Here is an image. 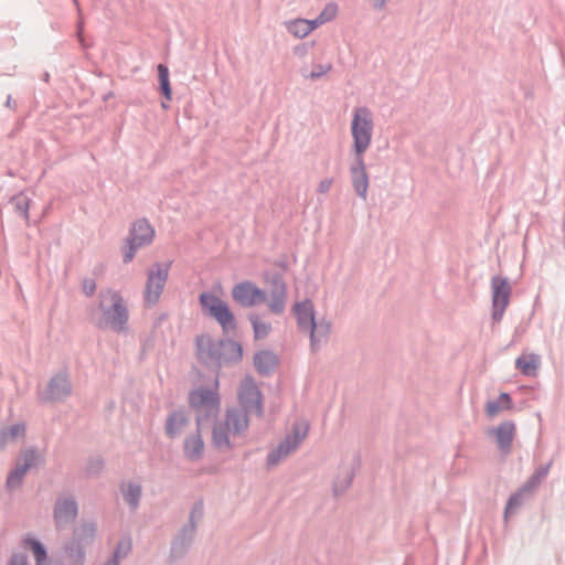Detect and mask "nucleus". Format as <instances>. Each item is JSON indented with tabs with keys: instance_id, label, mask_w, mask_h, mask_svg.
I'll list each match as a JSON object with an SVG mask.
<instances>
[{
	"instance_id": "nucleus-31",
	"label": "nucleus",
	"mask_w": 565,
	"mask_h": 565,
	"mask_svg": "<svg viewBox=\"0 0 565 565\" xmlns=\"http://www.w3.org/2000/svg\"><path fill=\"white\" fill-rule=\"evenodd\" d=\"M287 31L295 38L302 39L312 32L307 19H295L286 23Z\"/></svg>"
},
{
	"instance_id": "nucleus-13",
	"label": "nucleus",
	"mask_w": 565,
	"mask_h": 565,
	"mask_svg": "<svg viewBox=\"0 0 565 565\" xmlns=\"http://www.w3.org/2000/svg\"><path fill=\"white\" fill-rule=\"evenodd\" d=\"M267 306L271 313L282 315L287 305V285L279 274L273 275L270 279L269 298Z\"/></svg>"
},
{
	"instance_id": "nucleus-9",
	"label": "nucleus",
	"mask_w": 565,
	"mask_h": 565,
	"mask_svg": "<svg viewBox=\"0 0 565 565\" xmlns=\"http://www.w3.org/2000/svg\"><path fill=\"white\" fill-rule=\"evenodd\" d=\"M171 263H154L147 271L143 301L148 307L158 303L167 284Z\"/></svg>"
},
{
	"instance_id": "nucleus-50",
	"label": "nucleus",
	"mask_w": 565,
	"mask_h": 565,
	"mask_svg": "<svg viewBox=\"0 0 565 565\" xmlns=\"http://www.w3.org/2000/svg\"><path fill=\"white\" fill-rule=\"evenodd\" d=\"M6 106L12 109L15 108V102L12 99L11 95L8 96Z\"/></svg>"
},
{
	"instance_id": "nucleus-37",
	"label": "nucleus",
	"mask_w": 565,
	"mask_h": 565,
	"mask_svg": "<svg viewBox=\"0 0 565 565\" xmlns=\"http://www.w3.org/2000/svg\"><path fill=\"white\" fill-rule=\"evenodd\" d=\"M25 543L32 548L36 565H41L47 558L44 545L34 539H26Z\"/></svg>"
},
{
	"instance_id": "nucleus-4",
	"label": "nucleus",
	"mask_w": 565,
	"mask_h": 565,
	"mask_svg": "<svg viewBox=\"0 0 565 565\" xmlns=\"http://www.w3.org/2000/svg\"><path fill=\"white\" fill-rule=\"evenodd\" d=\"M196 355L205 365L220 369L238 363L243 351L236 341L214 340L210 335H201L196 338Z\"/></svg>"
},
{
	"instance_id": "nucleus-18",
	"label": "nucleus",
	"mask_w": 565,
	"mask_h": 565,
	"mask_svg": "<svg viewBox=\"0 0 565 565\" xmlns=\"http://www.w3.org/2000/svg\"><path fill=\"white\" fill-rule=\"evenodd\" d=\"M190 424L191 420L185 411H173L166 419L164 433L170 439L178 438L183 431H185Z\"/></svg>"
},
{
	"instance_id": "nucleus-15",
	"label": "nucleus",
	"mask_w": 565,
	"mask_h": 565,
	"mask_svg": "<svg viewBox=\"0 0 565 565\" xmlns=\"http://www.w3.org/2000/svg\"><path fill=\"white\" fill-rule=\"evenodd\" d=\"M201 419L196 418V428L190 433L183 441V454L190 461H199L203 458L205 445L201 434Z\"/></svg>"
},
{
	"instance_id": "nucleus-33",
	"label": "nucleus",
	"mask_w": 565,
	"mask_h": 565,
	"mask_svg": "<svg viewBox=\"0 0 565 565\" xmlns=\"http://www.w3.org/2000/svg\"><path fill=\"white\" fill-rule=\"evenodd\" d=\"M158 76L160 90L163 94L164 98L170 102L172 99V89L169 79V70L164 64L158 65Z\"/></svg>"
},
{
	"instance_id": "nucleus-41",
	"label": "nucleus",
	"mask_w": 565,
	"mask_h": 565,
	"mask_svg": "<svg viewBox=\"0 0 565 565\" xmlns=\"http://www.w3.org/2000/svg\"><path fill=\"white\" fill-rule=\"evenodd\" d=\"M313 45H315V42H311V43H307V42L300 43V44L296 45L292 49V52H294L295 56L303 58V57L307 56L309 50L312 49Z\"/></svg>"
},
{
	"instance_id": "nucleus-47",
	"label": "nucleus",
	"mask_w": 565,
	"mask_h": 565,
	"mask_svg": "<svg viewBox=\"0 0 565 565\" xmlns=\"http://www.w3.org/2000/svg\"><path fill=\"white\" fill-rule=\"evenodd\" d=\"M550 468H551V463L541 466L534 471V475L536 477H539L541 480H544L546 478V476L548 475Z\"/></svg>"
},
{
	"instance_id": "nucleus-48",
	"label": "nucleus",
	"mask_w": 565,
	"mask_h": 565,
	"mask_svg": "<svg viewBox=\"0 0 565 565\" xmlns=\"http://www.w3.org/2000/svg\"><path fill=\"white\" fill-rule=\"evenodd\" d=\"M390 0H372L373 8L377 11H381L385 8Z\"/></svg>"
},
{
	"instance_id": "nucleus-19",
	"label": "nucleus",
	"mask_w": 565,
	"mask_h": 565,
	"mask_svg": "<svg viewBox=\"0 0 565 565\" xmlns=\"http://www.w3.org/2000/svg\"><path fill=\"white\" fill-rule=\"evenodd\" d=\"M294 312L297 319V327L299 331L306 333V331L309 330V328L316 321L312 301L306 299L301 302H297L294 306Z\"/></svg>"
},
{
	"instance_id": "nucleus-39",
	"label": "nucleus",
	"mask_w": 565,
	"mask_h": 565,
	"mask_svg": "<svg viewBox=\"0 0 565 565\" xmlns=\"http://www.w3.org/2000/svg\"><path fill=\"white\" fill-rule=\"evenodd\" d=\"M23 479L24 476H22V473L18 472V470L13 468L7 477L6 487L9 490H14L21 487Z\"/></svg>"
},
{
	"instance_id": "nucleus-26",
	"label": "nucleus",
	"mask_w": 565,
	"mask_h": 565,
	"mask_svg": "<svg viewBox=\"0 0 565 565\" xmlns=\"http://www.w3.org/2000/svg\"><path fill=\"white\" fill-rule=\"evenodd\" d=\"M64 551L70 559L77 565H83L86 557V546L72 536V539L65 543Z\"/></svg>"
},
{
	"instance_id": "nucleus-53",
	"label": "nucleus",
	"mask_w": 565,
	"mask_h": 565,
	"mask_svg": "<svg viewBox=\"0 0 565 565\" xmlns=\"http://www.w3.org/2000/svg\"><path fill=\"white\" fill-rule=\"evenodd\" d=\"M44 79H45L46 82L49 81V74H45Z\"/></svg>"
},
{
	"instance_id": "nucleus-28",
	"label": "nucleus",
	"mask_w": 565,
	"mask_h": 565,
	"mask_svg": "<svg viewBox=\"0 0 565 565\" xmlns=\"http://www.w3.org/2000/svg\"><path fill=\"white\" fill-rule=\"evenodd\" d=\"M511 404H512V402H511L510 395L508 393H501L497 399L488 401L486 403V407H484L486 414L489 417H494L500 412H502L504 409H510Z\"/></svg>"
},
{
	"instance_id": "nucleus-6",
	"label": "nucleus",
	"mask_w": 565,
	"mask_h": 565,
	"mask_svg": "<svg viewBox=\"0 0 565 565\" xmlns=\"http://www.w3.org/2000/svg\"><path fill=\"white\" fill-rule=\"evenodd\" d=\"M308 431L309 425L306 420L295 422L291 427V433L287 434L285 438L268 452L266 458L267 466L275 467L295 452L307 438Z\"/></svg>"
},
{
	"instance_id": "nucleus-16",
	"label": "nucleus",
	"mask_w": 565,
	"mask_h": 565,
	"mask_svg": "<svg viewBox=\"0 0 565 565\" xmlns=\"http://www.w3.org/2000/svg\"><path fill=\"white\" fill-rule=\"evenodd\" d=\"M515 431L516 427L514 422L504 420L497 427L492 428L489 434L494 436L499 450L502 454L508 455L511 451Z\"/></svg>"
},
{
	"instance_id": "nucleus-51",
	"label": "nucleus",
	"mask_w": 565,
	"mask_h": 565,
	"mask_svg": "<svg viewBox=\"0 0 565 565\" xmlns=\"http://www.w3.org/2000/svg\"><path fill=\"white\" fill-rule=\"evenodd\" d=\"M161 107H162L163 109H168V108H169V105H168L167 103L162 102V103H161Z\"/></svg>"
},
{
	"instance_id": "nucleus-30",
	"label": "nucleus",
	"mask_w": 565,
	"mask_h": 565,
	"mask_svg": "<svg viewBox=\"0 0 565 565\" xmlns=\"http://www.w3.org/2000/svg\"><path fill=\"white\" fill-rule=\"evenodd\" d=\"M248 320L253 327L254 337L256 340L265 339L271 331L270 322H267L260 318L257 313H249Z\"/></svg>"
},
{
	"instance_id": "nucleus-43",
	"label": "nucleus",
	"mask_w": 565,
	"mask_h": 565,
	"mask_svg": "<svg viewBox=\"0 0 565 565\" xmlns=\"http://www.w3.org/2000/svg\"><path fill=\"white\" fill-rule=\"evenodd\" d=\"M96 288H97V285H96V281L95 279H92V278H85L82 282V289H83V292L88 296V297H92L95 291H96Z\"/></svg>"
},
{
	"instance_id": "nucleus-36",
	"label": "nucleus",
	"mask_w": 565,
	"mask_h": 565,
	"mask_svg": "<svg viewBox=\"0 0 565 565\" xmlns=\"http://www.w3.org/2000/svg\"><path fill=\"white\" fill-rule=\"evenodd\" d=\"M332 70L331 63L324 64H316L311 72H308L306 68H301V75L306 79L317 81L328 74Z\"/></svg>"
},
{
	"instance_id": "nucleus-45",
	"label": "nucleus",
	"mask_w": 565,
	"mask_h": 565,
	"mask_svg": "<svg viewBox=\"0 0 565 565\" xmlns=\"http://www.w3.org/2000/svg\"><path fill=\"white\" fill-rule=\"evenodd\" d=\"M333 184V178H324L322 179L317 186V192L321 194H326L330 191Z\"/></svg>"
},
{
	"instance_id": "nucleus-38",
	"label": "nucleus",
	"mask_w": 565,
	"mask_h": 565,
	"mask_svg": "<svg viewBox=\"0 0 565 565\" xmlns=\"http://www.w3.org/2000/svg\"><path fill=\"white\" fill-rule=\"evenodd\" d=\"M202 516H203V503L196 502L191 509V512L189 515V522L185 525H192L193 531L196 532L198 523L201 521Z\"/></svg>"
},
{
	"instance_id": "nucleus-24",
	"label": "nucleus",
	"mask_w": 565,
	"mask_h": 565,
	"mask_svg": "<svg viewBox=\"0 0 565 565\" xmlns=\"http://www.w3.org/2000/svg\"><path fill=\"white\" fill-rule=\"evenodd\" d=\"M540 364L541 359L534 353L522 354L515 360V367L525 376H536Z\"/></svg>"
},
{
	"instance_id": "nucleus-29",
	"label": "nucleus",
	"mask_w": 565,
	"mask_h": 565,
	"mask_svg": "<svg viewBox=\"0 0 565 565\" xmlns=\"http://www.w3.org/2000/svg\"><path fill=\"white\" fill-rule=\"evenodd\" d=\"M25 425L22 423L14 424L10 427L0 429V449H3L9 441H13L17 438L24 437Z\"/></svg>"
},
{
	"instance_id": "nucleus-17",
	"label": "nucleus",
	"mask_w": 565,
	"mask_h": 565,
	"mask_svg": "<svg viewBox=\"0 0 565 565\" xmlns=\"http://www.w3.org/2000/svg\"><path fill=\"white\" fill-rule=\"evenodd\" d=\"M195 533L192 525H183L171 543L170 557L182 558L189 552Z\"/></svg>"
},
{
	"instance_id": "nucleus-12",
	"label": "nucleus",
	"mask_w": 565,
	"mask_h": 565,
	"mask_svg": "<svg viewBox=\"0 0 565 565\" xmlns=\"http://www.w3.org/2000/svg\"><path fill=\"white\" fill-rule=\"evenodd\" d=\"M78 514V504L73 495L58 497L53 508V519L57 531L73 523Z\"/></svg>"
},
{
	"instance_id": "nucleus-20",
	"label": "nucleus",
	"mask_w": 565,
	"mask_h": 565,
	"mask_svg": "<svg viewBox=\"0 0 565 565\" xmlns=\"http://www.w3.org/2000/svg\"><path fill=\"white\" fill-rule=\"evenodd\" d=\"M331 331V323L326 320L315 321L306 333L310 338V348L317 351L322 344L327 343Z\"/></svg>"
},
{
	"instance_id": "nucleus-27",
	"label": "nucleus",
	"mask_w": 565,
	"mask_h": 565,
	"mask_svg": "<svg viewBox=\"0 0 565 565\" xmlns=\"http://www.w3.org/2000/svg\"><path fill=\"white\" fill-rule=\"evenodd\" d=\"M131 550H132L131 539L129 536L121 537L118 541L111 556L109 557V559L107 562L110 564H114V565H120V562L131 553Z\"/></svg>"
},
{
	"instance_id": "nucleus-23",
	"label": "nucleus",
	"mask_w": 565,
	"mask_h": 565,
	"mask_svg": "<svg viewBox=\"0 0 565 565\" xmlns=\"http://www.w3.org/2000/svg\"><path fill=\"white\" fill-rule=\"evenodd\" d=\"M41 460H42V458L38 454L36 449L31 447V448L24 449L20 452V456L17 459L14 469L18 470V472L22 473V476L25 477L28 471L31 468L38 466Z\"/></svg>"
},
{
	"instance_id": "nucleus-35",
	"label": "nucleus",
	"mask_w": 565,
	"mask_h": 565,
	"mask_svg": "<svg viewBox=\"0 0 565 565\" xmlns=\"http://www.w3.org/2000/svg\"><path fill=\"white\" fill-rule=\"evenodd\" d=\"M15 213L21 215L25 221L29 220L30 199L23 193L14 195L11 200Z\"/></svg>"
},
{
	"instance_id": "nucleus-46",
	"label": "nucleus",
	"mask_w": 565,
	"mask_h": 565,
	"mask_svg": "<svg viewBox=\"0 0 565 565\" xmlns=\"http://www.w3.org/2000/svg\"><path fill=\"white\" fill-rule=\"evenodd\" d=\"M9 565H28V557L25 554H13L10 558Z\"/></svg>"
},
{
	"instance_id": "nucleus-2",
	"label": "nucleus",
	"mask_w": 565,
	"mask_h": 565,
	"mask_svg": "<svg viewBox=\"0 0 565 565\" xmlns=\"http://www.w3.org/2000/svg\"><path fill=\"white\" fill-rule=\"evenodd\" d=\"M374 115L367 106L353 108L350 125L352 138L351 152L353 159L349 166L350 179L355 194L365 201L370 186V178L366 170L364 154L372 143L374 135Z\"/></svg>"
},
{
	"instance_id": "nucleus-32",
	"label": "nucleus",
	"mask_w": 565,
	"mask_h": 565,
	"mask_svg": "<svg viewBox=\"0 0 565 565\" xmlns=\"http://www.w3.org/2000/svg\"><path fill=\"white\" fill-rule=\"evenodd\" d=\"M530 495L531 494L527 491H523L522 487L518 491L512 493L507 502L504 516L507 518L508 514L513 513L515 510L522 507L524 500Z\"/></svg>"
},
{
	"instance_id": "nucleus-44",
	"label": "nucleus",
	"mask_w": 565,
	"mask_h": 565,
	"mask_svg": "<svg viewBox=\"0 0 565 565\" xmlns=\"http://www.w3.org/2000/svg\"><path fill=\"white\" fill-rule=\"evenodd\" d=\"M104 467V461L100 458L90 459L87 466V473L98 475Z\"/></svg>"
},
{
	"instance_id": "nucleus-34",
	"label": "nucleus",
	"mask_w": 565,
	"mask_h": 565,
	"mask_svg": "<svg viewBox=\"0 0 565 565\" xmlns=\"http://www.w3.org/2000/svg\"><path fill=\"white\" fill-rule=\"evenodd\" d=\"M354 478V472L351 470H347L343 475L337 477L333 482V493L334 495L343 494L351 486Z\"/></svg>"
},
{
	"instance_id": "nucleus-11",
	"label": "nucleus",
	"mask_w": 565,
	"mask_h": 565,
	"mask_svg": "<svg viewBox=\"0 0 565 565\" xmlns=\"http://www.w3.org/2000/svg\"><path fill=\"white\" fill-rule=\"evenodd\" d=\"M233 299L244 308L266 302L267 292L249 280L236 284L232 289Z\"/></svg>"
},
{
	"instance_id": "nucleus-8",
	"label": "nucleus",
	"mask_w": 565,
	"mask_h": 565,
	"mask_svg": "<svg viewBox=\"0 0 565 565\" xmlns=\"http://www.w3.org/2000/svg\"><path fill=\"white\" fill-rule=\"evenodd\" d=\"M199 300L203 312L214 318L225 333L235 331L236 320L225 301L211 292H202Z\"/></svg>"
},
{
	"instance_id": "nucleus-7",
	"label": "nucleus",
	"mask_w": 565,
	"mask_h": 565,
	"mask_svg": "<svg viewBox=\"0 0 565 565\" xmlns=\"http://www.w3.org/2000/svg\"><path fill=\"white\" fill-rule=\"evenodd\" d=\"M218 376L214 379L212 388H198L189 394V404L196 412L198 418L216 416L220 411Z\"/></svg>"
},
{
	"instance_id": "nucleus-22",
	"label": "nucleus",
	"mask_w": 565,
	"mask_h": 565,
	"mask_svg": "<svg viewBox=\"0 0 565 565\" xmlns=\"http://www.w3.org/2000/svg\"><path fill=\"white\" fill-rule=\"evenodd\" d=\"M278 362V356L268 350L257 352L254 356L255 367L262 375L270 374L277 366Z\"/></svg>"
},
{
	"instance_id": "nucleus-14",
	"label": "nucleus",
	"mask_w": 565,
	"mask_h": 565,
	"mask_svg": "<svg viewBox=\"0 0 565 565\" xmlns=\"http://www.w3.org/2000/svg\"><path fill=\"white\" fill-rule=\"evenodd\" d=\"M72 384L67 373L61 372L54 375L49 384L45 393L41 395L42 401L61 402L71 395Z\"/></svg>"
},
{
	"instance_id": "nucleus-3",
	"label": "nucleus",
	"mask_w": 565,
	"mask_h": 565,
	"mask_svg": "<svg viewBox=\"0 0 565 565\" xmlns=\"http://www.w3.org/2000/svg\"><path fill=\"white\" fill-rule=\"evenodd\" d=\"M89 321L100 330L128 332L129 309L119 291L106 288L98 294L97 307L89 309Z\"/></svg>"
},
{
	"instance_id": "nucleus-1",
	"label": "nucleus",
	"mask_w": 565,
	"mask_h": 565,
	"mask_svg": "<svg viewBox=\"0 0 565 565\" xmlns=\"http://www.w3.org/2000/svg\"><path fill=\"white\" fill-rule=\"evenodd\" d=\"M239 407L228 408L222 420H216L212 430V444L220 451L233 448L231 438L244 436L248 429V415L263 417V395L252 377H245L237 393Z\"/></svg>"
},
{
	"instance_id": "nucleus-10",
	"label": "nucleus",
	"mask_w": 565,
	"mask_h": 565,
	"mask_svg": "<svg viewBox=\"0 0 565 565\" xmlns=\"http://www.w3.org/2000/svg\"><path fill=\"white\" fill-rule=\"evenodd\" d=\"M493 323H499L510 303L512 286L508 277L495 275L490 281Z\"/></svg>"
},
{
	"instance_id": "nucleus-21",
	"label": "nucleus",
	"mask_w": 565,
	"mask_h": 565,
	"mask_svg": "<svg viewBox=\"0 0 565 565\" xmlns=\"http://www.w3.org/2000/svg\"><path fill=\"white\" fill-rule=\"evenodd\" d=\"M120 493L124 501L127 503L131 511H136L140 505L142 497V487L138 481H125L119 484Z\"/></svg>"
},
{
	"instance_id": "nucleus-42",
	"label": "nucleus",
	"mask_w": 565,
	"mask_h": 565,
	"mask_svg": "<svg viewBox=\"0 0 565 565\" xmlns=\"http://www.w3.org/2000/svg\"><path fill=\"white\" fill-rule=\"evenodd\" d=\"M543 480L536 477L534 473L526 480V482L522 486L523 491H527L530 494L541 484Z\"/></svg>"
},
{
	"instance_id": "nucleus-52",
	"label": "nucleus",
	"mask_w": 565,
	"mask_h": 565,
	"mask_svg": "<svg viewBox=\"0 0 565 565\" xmlns=\"http://www.w3.org/2000/svg\"><path fill=\"white\" fill-rule=\"evenodd\" d=\"M74 4L76 6L77 10L79 11V3L78 0H73Z\"/></svg>"
},
{
	"instance_id": "nucleus-25",
	"label": "nucleus",
	"mask_w": 565,
	"mask_h": 565,
	"mask_svg": "<svg viewBox=\"0 0 565 565\" xmlns=\"http://www.w3.org/2000/svg\"><path fill=\"white\" fill-rule=\"evenodd\" d=\"M97 525L94 522H83L73 530V537L81 542L84 546L90 545L96 536Z\"/></svg>"
},
{
	"instance_id": "nucleus-49",
	"label": "nucleus",
	"mask_w": 565,
	"mask_h": 565,
	"mask_svg": "<svg viewBox=\"0 0 565 565\" xmlns=\"http://www.w3.org/2000/svg\"><path fill=\"white\" fill-rule=\"evenodd\" d=\"M308 23L309 28L312 26V31L323 24V22L318 17L313 20H308Z\"/></svg>"
},
{
	"instance_id": "nucleus-40",
	"label": "nucleus",
	"mask_w": 565,
	"mask_h": 565,
	"mask_svg": "<svg viewBox=\"0 0 565 565\" xmlns=\"http://www.w3.org/2000/svg\"><path fill=\"white\" fill-rule=\"evenodd\" d=\"M338 7L334 3H328L326 8L319 13L318 18L323 22L331 21L337 15Z\"/></svg>"
},
{
	"instance_id": "nucleus-5",
	"label": "nucleus",
	"mask_w": 565,
	"mask_h": 565,
	"mask_svg": "<svg viewBox=\"0 0 565 565\" xmlns=\"http://www.w3.org/2000/svg\"><path fill=\"white\" fill-rule=\"evenodd\" d=\"M156 236L154 227L146 217L135 220L124 241L122 262L129 264L134 260L137 252L152 244Z\"/></svg>"
}]
</instances>
